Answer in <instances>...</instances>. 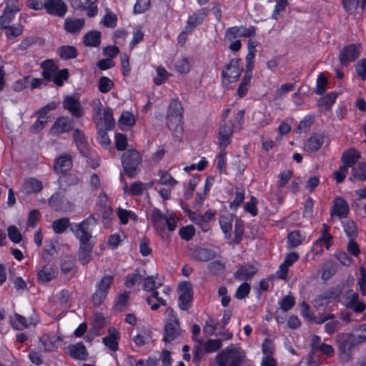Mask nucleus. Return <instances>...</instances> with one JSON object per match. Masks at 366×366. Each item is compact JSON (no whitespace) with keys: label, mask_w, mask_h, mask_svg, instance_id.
<instances>
[{"label":"nucleus","mask_w":366,"mask_h":366,"mask_svg":"<svg viewBox=\"0 0 366 366\" xmlns=\"http://www.w3.org/2000/svg\"><path fill=\"white\" fill-rule=\"evenodd\" d=\"M92 117L96 122L97 127L104 124L107 129H112L114 126V120L112 111L109 108L103 109L101 100L96 98L91 103Z\"/></svg>","instance_id":"obj_2"},{"label":"nucleus","mask_w":366,"mask_h":366,"mask_svg":"<svg viewBox=\"0 0 366 366\" xmlns=\"http://www.w3.org/2000/svg\"><path fill=\"white\" fill-rule=\"evenodd\" d=\"M165 335L164 340L166 342H170L179 335V325H175L172 322H168L164 326Z\"/></svg>","instance_id":"obj_45"},{"label":"nucleus","mask_w":366,"mask_h":366,"mask_svg":"<svg viewBox=\"0 0 366 366\" xmlns=\"http://www.w3.org/2000/svg\"><path fill=\"white\" fill-rule=\"evenodd\" d=\"M41 67L43 70L42 76L44 79L46 81H51L52 77H54V75L58 70L54 62L51 59L44 61L41 64Z\"/></svg>","instance_id":"obj_34"},{"label":"nucleus","mask_w":366,"mask_h":366,"mask_svg":"<svg viewBox=\"0 0 366 366\" xmlns=\"http://www.w3.org/2000/svg\"><path fill=\"white\" fill-rule=\"evenodd\" d=\"M152 339L151 334L149 331L145 330L142 331L140 333H138L134 337V342L136 345L142 346L144 344L148 343Z\"/></svg>","instance_id":"obj_60"},{"label":"nucleus","mask_w":366,"mask_h":366,"mask_svg":"<svg viewBox=\"0 0 366 366\" xmlns=\"http://www.w3.org/2000/svg\"><path fill=\"white\" fill-rule=\"evenodd\" d=\"M58 54L62 59H72L76 56V50L72 46H62L58 49Z\"/></svg>","instance_id":"obj_52"},{"label":"nucleus","mask_w":366,"mask_h":366,"mask_svg":"<svg viewBox=\"0 0 366 366\" xmlns=\"http://www.w3.org/2000/svg\"><path fill=\"white\" fill-rule=\"evenodd\" d=\"M68 78V71L64 69L62 70H57L51 79V81L59 86L63 85L64 81Z\"/></svg>","instance_id":"obj_62"},{"label":"nucleus","mask_w":366,"mask_h":366,"mask_svg":"<svg viewBox=\"0 0 366 366\" xmlns=\"http://www.w3.org/2000/svg\"><path fill=\"white\" fill-rule=\"evenodd\" d=\"M311 347L312 353L321 352L325 355L331 356L335 352V350L331 345L322 342L320 337L317 335L312 337Z\"/></svg>","instance_id":"obj_24"},{"label":"nucleus","mask_w":366,"mask_h":366,"mask_svg":"<svg viewBox=\"0 0 366 366\" xmlns=\"http://www.w3.org/2000/svg\"><path fill=\"white\" fill-rule=\"evenodd\" d=\"M152 219L154 227L159 232H162L166 227L171 232L177 227V217L172 212L164 214L159 209H154L152 211Z\"/></svg>","instance_id":"obj_4"},{"label":"nucleus","mask_w":366,"mask_h":366,"mask_svg":"<svg viewBox=\"0 0 366 366\" xmlns=\"http://www.w3.org/2000/svg\"><path fill=\"white\" fill-rule=\"evenodd\" d=\"M192 67V61L185 56L177 59L174 62V68L177 72L182 74L189 73Z\"/></svg>","instance_id":"obj_36"},{"label":"nucleus","mask_w":366,"mask_h":366,"mask_svg":"<svg viewBox=\"0 0 366 366\" xmlns=\"http://www.w3.org/2000/svg\"><path fill=\"white\" fill-rule=\"evenodd\" d=\"M342 301L347 307H352L355 312H361L366 307L364 302L359 301L357 293L352 290H347L344 294Z\"/></svg>","instance_id":"obj_16"},{"label":"nucleus","mask_w":366,"mask_h":366,"mask_svg":"<svg viewBox=\"0 0 366 366\" xmlns=\"http://www.w3.org/2000/svg\"><path fill=\"white\" fill-rule=\"evenodd\" d=\"M170 75L163 66H157L156 68V75L154 76V82L156 85H161L167 80Z\"/></svg>","instance_id":"obj_51"},{"label":"nucleus","mask_w":366,"mask_h":366,"mask_svg":"<svg viewBox=\"0 0 366 366\" xmlns=\"http://www.w3.org/2000/svg\"><path fill=\"white\" fill-rule=\"evenodd\" d=\"M84 24L85 21L84 19L67 18L65 20L64 28L69 33L76 34L81 30Z\"/></svg>","instance_id":"obj_33"},{"label":"nucleus","mask_w":366,"mask_h":366,"mask_svg":"<svg viewBox=\"0 0 366 366\" xmlns=\"http://www.w3.org/2000/svg\"><path fill=\"white\" fill-rule=\"evenodd\" d=\"M325 142V137L320 134H314L305 143V149L313 152L317 151Z\"/></svg>","instance_id":"obj_28"},{"label":"nucleus","mask_w":366,"mask_h":366,"mask_svg":"<svg viewBox=\"0 0 366 366\" xmlns=\"http://www.w3.org/2000/svg\"><path fill=\"white\" fill-rule=\"evenodd\" d=\"M142 158L139 152L131 149L125 152L122 158V163L125 173L130 177H134L139 169Z\"/></svg>","instance_id":"obj_5"},{"label":"nucleus","mask_w":366,"mask_h":366,"mask_svg":"<svg viewBox=\"0 0 366 366\" xmlns=\"http://www.w3.org/2000/svg\"><path fill=\"white\" fill-rule=\"evenodd\" d=\"M242 71L239 59H232L222 70V77L229 82H234L239 79Z\"/></svg>","instance_id":"obj_10"},{"label":"nucleus","mask_w":366,"mask_h":366,"mask_svg":"<svg viewBox=\"0 0 366 366\" xmlns=\"http://www.w3.org/2000/svg\"><path fill=\"white\" fill-rule=\"evenodd\" d=\"M360 153L355 149H348L345 152L342 156V161L343 165L346 166L347 168L352 167L357 161L360 159Z\"/></svg>","instance_id":"obj_37"},{"label":"nucleus","mask_w":366,"mask_h":366,"mask_svg":"<svg viewBox=\"0 0 366 366\" xmlns=\"http://www.w3.org/2000/svg\"><path fill=\"white\" fill-rule=\"evenodd\" d=\"M208 9L203 8L190 16L187 20L185 29L187 31H192L196 26L201 24L204 17L208 14Z\"/></svg>","instance_id":"obj_25"},{"label":"nucleus","mask_w":366,"mask_h":366,"mask_svg":"<svg viewBox=\"0 0 366 366\" xmlns=\"http://www.w3.org/2000/svg\"><path fill=\"white\" fill-rule=\"evenodd\" d=\"M72 166L71 158L68 154L60 156L54 163V169L56 172L64 173L69 171Z\"/></svg>","instance_id":"obj_31"},{"label":"nucleus","mask_w":366,"mask_h":366,"mask_svg":"<svg viewBox=\"0 0 366 366\" xmlns=\"http://www.w3.org/2000/svg\"><path fill=\"white\" fill-rule=\"evenodd\" d=\"M113 281L114 277L112 276L105 275L96 285V290L92 297V303L94 306L99 307L106 299Z\"/></svg>","instance_id":"obj_6"},{"label":"nucleus","mask_w":366,"mask_h":366,"mask_svg":"<svg viewBox=\"0 0 366 366\" xmlns=\"http://www.w3.org/2000/svg\"><path fill=\"white\" fill-rule=\"evenodd\" d=\"M70 356L74 359L85 360L87 352L85 346L81 342L69 345L67 347Z\"/></svg>","instance_id":"obj_32"},{"label":"nucleus","mask_w":366,"mask_h":366,"mask_svg":"<svg viewBox=\"0 0 366 366\" xmlns=\"http://www.w3.org/2000/svg\"><path fill=\"white\" fill-rule=\"evenodd\" d=\"M348 212L349 206L346 201L341 197L336 198L331 212L332 215H336L340 218H342L346 217Z\"/></svg>","instance_id":"obj_29"},{"label":"nucleus","mask_w":366,"mask_h":366,"mask_svg":"<svg viewBox=\"0 0 366 366\" xmlns=\"http://www.w3.org/2000/svg\"><path fill=\"white\" fill-rule=\"evenodd\" d=\"M306 238L305 233L300 231H293L288 234L287 243L290 247H296L301 244Z\"/></svg>","instance_id":"obj_41"},{"label":"nucleus","mask_w":366,"mask_h":366,"mask_svg":"<svg viewBox=\"0 0 366 366\" xmlns=\"http://www.w3.org/2000/svg\"><path fill=\"white\" fill-rule=\"evenodd\" d=\"M192 299V285L188 282H183L179 286V307L182 310H187Z\"/></svg>","instance_id":"obj_11"},{"label":"nucleus","mask_w":366,"mask_h":366,"mask_svg":"<svg viewBox=\"0 0 366 366\" xmlns=\"http://www.w3.org/2000/svg\"><path fill=\"white\" fill-rule=\"evenodd\" d=\"M97 0H71V4L73 8L79 10H86V14L89 17H94L97 14Z\"/></svg>","instance_id":"obj_18"},{"label":"nucleus","mask_w":366,"mask_h":366,"mask_svg":"<svg viewBox=\"0 0 366 366\" xmlns=\"http://www.w3.org/2000/svg\"><path fill=\"white\" fill-rule=\"evenodd\" d=\"M152 295L147 298V303L151 306V309L155 310L159 308V305H166L167 302L162 297L159 296V292L154 290Z\"/></svg>","instance_id":"obj_44"},{"label":"nucleus","mask_w":366,"mask_h":366,"mask_svg":"<svg viewBox=\"0 0 366 366\" xmlns=\"http://www.w3.org/2000/svg\"><path fill=\"white\" fill-rule=\"evenodd\" d=\"M215 253L210 249L200 248L194 252V258L199 261L206 262L213 259Z\"/></svg>","instance_id":"obj_48"},{"label":"nucleus","mask_w":366,"mask_h":366,"mask_svg":"<svg viewBox=\"0 0 366 366\" xmlns=\"http://www.w3.org/2000/svg\"><path fill=\"white\" fill-rule=\"evenodd\" d=\"M101 42V33L98 31H91L84 36V43L87 46H97Z\"/></svg>","instance_id":"obj_42"},{"label":"nucleus","mask_w":366,"mask_h":366,"mask_svg":"<svg viewBox=\"0 0 366 366\" xmlns=\"http://www.w3.org/2000/svg\"><path fill=\"white\" fill-rule=\"evenodd\" d=\"M360 3L361 4V9H363L366 5V0H342L345 9L350 14L356 11Z\"/></svg>","instance_id":"obj_50"},{"label":"nucleus","mask_w":366,"mask_h":366,"mask_svg":"<svg viewBox=\"0 0 366 366\" xmlns=\"http://www.w3.org/2000/svg\"><path fill=\"white\" fill-rule=\"evenodd\" d=\"M232 217L231 215H223L219 219V224L226 237H229L232 231Z\"/></svg>","instance_id":"obj_53"},{"label":"nucleus","mask_w":366,"mask_h":366,"mask_svg":"<svg viewBox=\"0 0 366 366\" xmlns=\"http://www.w3.org/2000/svg\"><path fill=\"white\" fill-rule=\"evenodd\" d=\"M114 86L112 79L107 76H102L98 81V89L101 93L106 94L109 92Z\"/></svg>","instance_id":"obj_55"},{"label":"nucleus","mask_w":366,"mask_h":366,"mask_svg":"<svg viewBox=\"0 0 366 366\" xmlns=\"http://www.w3.org/2000/svg\"><path fill=\"white\" fill-rule=\"evenodd\" d=\"M97 127V140L99 143L104 148H109L111 144V141L107 133V129L104 124H102V127Z\"/></svg>","instance_id":"obj_46"},{"label":"nucleus","mask_w":366,"mask_h":366,"mask_svg":"<svg viewBox=\"0 0 366 366\" xmlns=\"http://www.w3.org/2000/svg\"><path fill=\"white\" fill-rule=\"evenodd\" d=\"M73 136L79 151L82 155L86 156L87 154V140L84 134L80 130L75 129Z\"/></svg>","instance_id":"obj_38"},{"label":"nucleus","mask_w":366,"mask_h":366,"mask_svg":"<svg viewBox=\"0 0 366 366\" xmlns=\"http://www.w3.org/2000/svg\"><path fill=\"white\" fill-rule=\"evenodd\" d=\"M61 341L62 338L54 333L44 334L39 339V347L45 352H51L57 348V345Z\"/></svg>","instance_id":"obj_14"},{"label":"nucleus","mask_w":366,"mask_h":366,"mask_svg":"<svg viewBox=\"0 0 366 366\" xmlns=\"http://www.w3.org/2000/svg\"><path fill=\"white\" fill-rule=\"evenodd\" d=\"M94 245V242L80 243L78 257L81 264H86L90 262Z\"/></svg>","instance_id":"obj_30"},{"label":"nucleus","mask_w":366,"mask_h":366,"mask_svg":"<svg viewBox=\"0 0 366 366\" xmlns=\"http://www.w3.org/2000/svg\"><path fill=\"white\" fill-rule=\"evenodd\" d=\"M73 126L74 122L72 119L66 117H60L54 122L50 129V133L52 135H57L67 132L73 128Z\"/></svg>","instance_id":"obj_19"},{"label":"nucleus","mask_w":366,"mask_h":366,"mask_svg":"<svg viewBox=\"0 0 366 366\" xmlns=\"http://www.w3.org/2000/svg\"><path fill=\"white\" fill-rule=\"evenodd\" d=\"M43 188L42 182L34 177L24 180L21 186V192L25 194L39 192Z\"/></svg>","instance_id":"obj_26"},{"label":"nucleus","mask_w":366,"mask_h":366,"mask_svg":"<svg viewBox=\"0 0 366 366\" xmlns=\"http://www.w3.org/2000/svg\"><path fill=\"white\" fill-rule=\"evenodd\" d=\"M352 175L350 177L351 182L357 180H366V163H360L357 167L352 169Z\"/></svg>","instance_id":"obj_39"},{"label":"nucleus","mask_w":366,"mask_h":366,"mask_svg":"<svg viewBox=\"0 0 366 366\" xmlns=\"http://www.w3.org/2000/svg\"><path fill=\"white\" fill-rule=\"evenodd\" d=\"M332 244V236L329 232V227L326 224H322L320 237L313 242L312 250L315 254L323 252L324 248L329 249Z\"/></svg>","instance_id":"obj_9"},{"label":"nucleus","mask_w":366,"mask_h":366,"mask_svg":"<svg viewBox=\"0 0 366 366\" xmlns=\"http://www.w3.org/2000/svg\"><path fill=\"white\" fill-rule=\"evenodd\" d=\"M63 107L75 117H80L84 114L79 100L74 96L65 97L63 101Z\"/></svg>","instance_id":"obj_20"},{"label":"nucleus","mask_w":366,"mask_h":366,"mask_svg":"<svg viewBox=\"0 0 366 366\" xmlns=\"http://www.w3.org/2000/svg\"><path fill=\"white\" fill-rule=\"evenodd\" d=\"M58 274L57 267L51 264L43 266L37 272V279L41 283L52 280Z\"/></svg>","instance_id":"obj_23"},{"label":"nucleus","mask_w":366,"mask_h":366,"mask_svg":"<svg viewBox=\"0 0 366 366\" xmlns=\"http://www.w3.org/2000/svg\"><path fill=\"white\" fill-rule=\"evenodd\" d=\"M119 334L114 330H109V335L103 338V342L112 351H116L118 348V340Z\"/></svg>","instance_id":"obj_40"},{"label":"nucleus","mask_w":366,"mask_h":366,"mask_svg":"<svg viewBox=\"0 0 366 366\" xmlns=\"http://www.w3.org/2000/svg\"><path fill=\"white\" fill-rule=\"evenodd\" d=\"M360 44H351L345 46L340 53L339 59L342 65H347L355 61L360 54Z\"/></svg>","instance_id":"obj_12"},{"label":"nucleus","mask_w":366,"mask_h":366,"mask_svg":"<svg viewBox=\"0 0 366 366\" xmlns=\"http://www.w3.org/2000/svg\"><path fill=\"white\" fill-rule=\"evenodd\" d=\"M336 341L341 357L346 360H349L352 347L357 345L356 336L353 334L342 333L337 335Z\"/></svg>","instance_id":"obj_7"},{"label":"nucleus","mask_w":366,"mask_h":366,"mask_svg":"<svg viewBox=\"0 0 366 366\" xmlns=\"http://www.w3.org/2000/svg\"><path fill=\"white\" fill-rule=\"evenodd\" d=\"M182 107L178 100H172L168 107L167 116L173 117L174 116H178V117L182 118Z\"/></svg>","instance_id":"obj_49"},{"label":"nucleus","mask_w":366,"mask_h":366,"mask_svg":"<svg viewBox=\"0 0 366 366\" xmlns=\"http://www.w3.org/2000/svg\"><path fill=\"white\" fill-rule=\"evenodd\" d=\"M232 134V123L226 122L220 127L217 139L221 150H224L226 147L230 144Z\"/></svg>","instance_id":"obj_15"},{"label":"nucleus","mask_w":366,"mask_h":366,"mask_svg":"<svg viewBox=\"0 0 366 366\" xmlns=\"http://www.w3.org/2000/svg\"><path fill=\"white\" fill-rule=\"evenodd\" d=\"M167 124L174 137L179 139L182 137L183 133L182 118L178 117L177 115L173 117L167 116Z\"/></svg>","instance_id":"obj_27"},{"label":"nucleus","mask_w":366,"mask_h":366,"mask_svg":"<svg viewBox=\"0 0 366 366\" xmlns=\"http://www.w3.org/2000/svg\"><path fill=\"white\" fill-rule=\"evenodd\" d=\"M342 227L345 234L350 239L356 237L357 234V230L353 221L347 219L342 222Z\"/></svg>","instance_id":"obj_56"},{"label":"nucleus","mask_w":366,"mask_h":366,"mask_svg":"<svg viewBox=\"0 0 366 366\" xmlns=\"http://www.w3.org/2000/svg\"><path fill=\"white\" fill-rule=\"evenodd\" d=\"M21 6L22 4L19 0H7L4 13L0 16V29L6 28L10 24Z\"/></svg>","instance_id":"obj_8"},{"label":"nucleus","mask_w":366,"mask_h":366,"mask_svg":"<svg viewBox=\"0 0 366 366\" xmlns=\"http://www.w3.org/2000/svg\"><path fill=\"white\" fill-rule=\"evenodd\" d=\"M257 204V199L254 196H252L244 206V211L249 213L252 217H255L258 213Z\"/></svg>","instance_id":"obj_61"},{"label":"nucleus","mask_w":366,"mask_h":366,"mask_svg":"<svg viewBox=\"0 0 366 366\" xmlns=\"http://www.w3.org/2000/svg\"><path fill=\"white\" fill-rule=\"evenodd\" d=\"M117 215L123 224H127L130 219L134 221L137 219L136 214L131 210L119 208L117 210Z\"/></svg>","instance_id":"obj_57"},{"label":"nucleus","mask_w":366,"mask_h":366,"mask_svg":"<svg viewBox=\"0 0 366 366\" xmlns=\"http://www.w3.org/2000/svg\"><path fill=\"white\" fill-rule=\"evenodd\" d=\"M144 274L145 272L144 270H136L135 272L127 276V280L125 281V285L127 287H131L136 284L140 283Z\"/></svg>","instance_id":"obj_47"},{"label":"nucleus","mask_w":366,"mask_h":366,"mask_svg":"<svg viewBox=\"0 0 366 366\" xmlns=\"http://www.w3.org/2000/svg\"><path fill=\"white\" fill-rule=\"evenodd\" d=\"M257 263H247L240 266L234 273V278L239 281L247 280L257 272Z\"/></svg>","instance_id":"obj_21"},{"label":"nucleus","mask_w":366,"mask_h":366,"mask_svg":"<svg viewBox=\"0 0 366 366\" xmlns=\"http://www.w3.org/2000/svg\"><path fill=\"white\" fill-rule=\"evenodd\" d=\"M162 284V279L157 274L147 276L144 279L143 290L147 292L153 291L161 287Z\"/></svg>","instance_id":"obj_35"},{"label":"nucleus","mask_w":366,"mask_h":366,"mask_svg":"<svg viewBox=\"0 0 366 366\" xmlns=\"http://www.w3.org/2000/svg\"><path fill=\"white\" fill-rule=\"evenodd\" d=\"M37 116V120L33 124L30 129L31 132L34 134L38 133L41 129H43L49 120V117H45L42 115Z\"/></svg>","instance_id":"obj_58"},{"label":"nucleus","mask_w":366,"mask_h":366,"mask_svg":"<svg viewBox=\"0 0 366 366\" xmlns=\"http://www.w3.org/2000/svg\"><path fill=\"white\" fill-rule=\"evenodd\" d=\"M357 281L361 294L366 296V268L364 266L360 267Z\"/></svg>","instance_id":"obj_54"},{"label":"nucleus","mask_w":366,"mask_h":366,"mask_svg":"<svg viewBox=\"0 0 366 366\" xmlns=\"http://www.w3.org/2000/svg\"><path fill=\"white\" fill-rule=\"evenodd\" d=\"M152 295L147 298V303L151 306V309L155 310L159 308V305H166L167 302L162 297L159 296V292L154 290Z\"/></svg>","instance_id":"obj_43"},{"label":"nucleus","mask_w":366,"mask_h":366,"mask_svg":"<svg viewBox=\"0 0 366 366\" xmlns=\"http://www.w3.org/2000/svg\"><path fill=\"white\" fill-rule=\"evenodd\" d=\"M256 29L254 26L248 28L243 26H233L227 29L225 37L229 40H232L236 37H250L255 35Z\"/></svg>","instance_id":"obj_17"},{"label":"nucleus","mask_w":366,"mask_h":366,"mask_svg":"<svg viewBox=\"0 0 366 366\" xmlns=\"http://www.w3.org/2000/svg\"><path fill=\"white\" fill-rule=\"evenodd\" d=\"M39 322V320L36 315H32L27 319L17 313L11 320L13 328L17 330H22L31 326H36Z\"/></svg>","instance_id":"obj_13"},{"label":"nucleus","mask_w":366,"mask_h":366,"mask_svg":"<svg viewBox=\"0 0 366 366\" xmlns=\"http://www.w3.org/2000/svg\"><path fill=\"white\" fill-rule=\"evenodd\" d=\"M96 224V219L93 216H89L81 223L71 224V230L80 243L94 242L92 231Z\"/></svg>","instance_id":"obj_3"},{"label":"nucleus","mask_w":366,"mask_h":366,"mask_svg":"<svg viewBox=\"0 0 366 366\" xmlns=\"http://www.w3.org/2000/svg\"><path fill=\"white\" fill-rule=\"evenodd\" d=\"M151 0H137L134 6V13L142 14L147 11L150 6Z\"/></svg>","instance_id":"obj_64"},{"label":"nucleus","mask_w":366,"mask_h":366,"mask_svg":"<svg viewBox=\"0 0 366 366\" xmlns=\"http://www.w3.org/2000/svg\"><path fill=\"white\" fill-rule=\"evenodd\" d=\"M44 8L47 13L62 16L66 14V6L62 0H46Z\"/></svg>","instance_id":"obj_22"},{"label":"nucleus","mask_w":366,"mask_h":366,"mask_svg":"<svg viewBox=\"0 0 366 366\" xmlns=\"http://www.w3.org/2000/svg\"><path fill=\"white\" fill-rule=\"evenodd\" d=\"M244 359L245 354L243 350L230 345L216 355L214 362L217 366H241Z\"/></svg>","instance_id":"obj_1"},{"label":"nucleus","mask_w":366,"mask_h":366,"mask_svg":"<svg viewBox=\"0 0 366 366\" xmlns=\"http://www.w3.org/2000/svg\"><path fill=\"white\" fill-rule=\"evenodd\" d=\"M159 175L160 177L158 183L168 186L169 187H174L176 184V180L167 172L164 171H159Z\"/></svg>","instance_id":"obj_59"},{"label":"nucleus","mask_w":366,"mask_h":366,"mask_svg":"<svg viewBox=\"0 0 366 366\" xmlns=\"http://www.w3.org/2000/svg\"><path fill=\"white\" fill-rule=\"evenodd\" d=\"M203 346L207 352H214L222 347V341L219 339L209 340Z\"/></svg>","instance_id":"obj_63"}]
</instances>
